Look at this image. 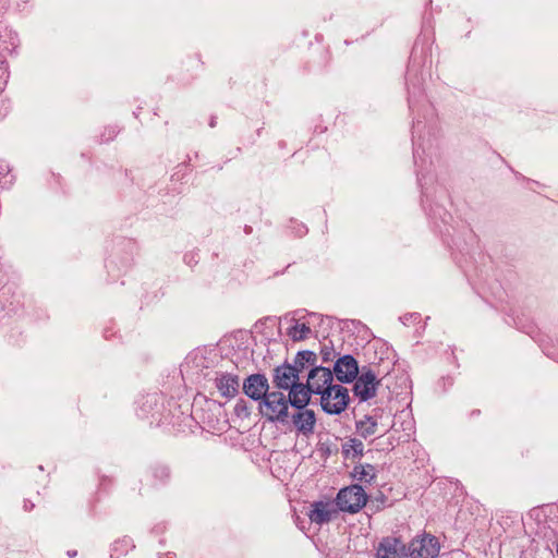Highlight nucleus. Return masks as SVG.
I'll return each instance as SVG.
<instances>
[{
	"mask_svg": "<svg viewBox=\"0 0 558 558\" xmlns=\"http://www.w3.org/2000/svg\"><path fill=\"white\" fill-rule=\"evenodd\" d=\"M316 362V354L312 351H301L296 354L294 364L303 372L306 364L313 365Z\"/></svg>",
	"mask_w": 558,
	"mask_h": 558,
	"instance_id": "obj_19",
	"label": "nucleus"
},
{
	"mask_svg": "<svg viewBox=\"0 0 558 558\" xmlns=\"http://www.w3.org/2000/svg\"><path fill=\"white\" fill-rule=\"evenodd\" d=\"M322 409L328 414L342 413L349 403V391L345 387L333 384L320 395Z\"/></svg>",
	"mask_w": 558,
	"mask_h": 558,
	"instance_id": "obj_3",
	"label": "nucleus"
},
{
	"mask_svg": "<svg viewBox=\"0 0 558 558\" xmlns=\"http://www.w3.org/2000/svg\"><path fill=\"white\" fill-rule=\"evenodd\" d=\"M408 558H436L440 544L432 534L423 533L415 536L407 546Z\"/></svg>",
	"mask_w": 558,
	"mask_h": 558,
	"instance_id": "obj_4",
	"label": "nucleus"
},
{
	"mask_svg": "<svg viewBox=\"0 0 558 558\" xmlns=\"http://www.w3.org/2000/svg\"><path fill=\"white\" fill-rule=\"evenodd\" d=\"M322 354H323V361L324 362L330 361V351L327 348H324L322 350Z\"/></svg>",
	"mask_w": 558,
	"mask_h": 558,
	"instance_id": "obj_22",
	"label": "nucleus"
},
{
	"mask_svg": "<svg viewBox=\"0 0 558 558\" xmlns=\"http://www.w3.org/2000/svg\"><path fill=\"white\" fill-rule=\"evenodd\" d=\"M258 410L267 421L284 423L289 417L287 396L282 391H269L259 402Z\"/></svg>",
	"mask_w": 558,
	"mask_h": 558,
	"instance_id": "obj_1",
	"label": "nucleus"
},
{
	"mask_svg": "<svg viewBox=\"0 0 558 558\" xmlns=\"http://www.w3.org/2000/svg\"><path fill=\"white\" fill-rule=\"evenodd\" d=\"M337 514V509L331 502L328 501H316L312 505V509L308 512V518L312 523L322 525L330 522Z\"/></svg>",
	"mask_w": 558,
	"mask_h": 558,
	"instance_id": "obj_13",
	"label": "nucleus"
},
{
	"mask_svg": "<svg viewBox=\"0 0 558 558\" xmlns=\"http://www.w3.org/2000/svg\"><path fill=\"white\" fill-rule=\"evenodd\" d=\"M333 374L341 383L353 381L359 374L357 361L350 354L339 357L335 363Z\"/></svg>",
	"mask_w": 558,
	"mask_h": 558,
	"instance_id": "obj_10",
	"label": "nucleus"
},
{
	"mask_svg": "<svg viewBox=\"0 0 558 558\" xmlns=\"http://www.w3.org/2000/svg\"><path fill=\"white\" fill-rule=\"evenodd\" d=\"M376 558H408L407 546L398 537H384L376 547Z\"/></svg>",
	"mask_w": 558,
	"mask_h": 558,
	"instance_id": "obj_6",
	"label": "nucleus"
},
{
	"mask_svg": "<svg viewBox=\"0 0 558 558\" xmlns=\"http://www.w3.org/2000/svg\"><path fill=\"white\" fill-rule=\"evenodd\" d=\"M268 389V380L265 375L262 374L250 375L243 383L244 393L255 401L260 402L269 392Z\"/></svg>",
	"mask_w": 558,
	"mask_h": 558,
	"instance_id": "obj_11",
	"label": "nucleus"
},
{
	"mask_svg": "<svg viewBox=\"0 0 558 558\" xmlns=\"http://www.w3.org/2000/svg\"><path fill=\"white\" fill-rule=\"evenodd\" d=\"M119 545H125L128 547V546H131V542H130V539H123V541L117 542L114 544L113 548H112L111 557H114V556L118 557L119 556L118 554H116V551L118 550V546Z\"/></svg>",
	"mask_w": 558,
	"mask_h": 558,
	"instance_id": "obj_21",
	"label": "nucleus"
},
{
	"mask_svg": "<svg viewBox=\"0 0 558 558\" xmlns=\"http://www.w3.org/2000/svg\"><path fill=\"white\" fill-rule=\"evenodd\" d=\"M355 379L356 380L353 387L355 397H357L361 401H367L375 397L379 380H377L376 375L372 371H363L362 374L359 377L356 376Z\"/></svg>",
	"mask_w": 558,
	"mask_h": 558,
	"instance_id": "obj_5",
	"label": "nucleus"
},
{
	"mask_svg": "<svg viewBox=\"0 0 558 558\" xmlns=\"http://www.w3.org/2000/svg\"><path fill=\"white\" fill-rule=\"evenodd\" d=\"M356 430L363 438L373 436L377 432V421L372 416H366L356 423Z\"/></svg>",
	"mask_w": 558,
	"mask_h": 558,
	"instance_id": "obj_16",
	"label": "nucleus"
},
{
	"mask_svg": "<svg viewBox=\"0 0 558 558\" xmlns=\"http://www.w3.org/2000/svg\"><path fill=\"white\" fill-rule=\"evenodd\" d=\"M363 450H364L363 442L356 438H351L342 445V452L347 458L360 457V456H362Z\"/></svg>",
	"mask_w": 558,
	"mask_h": 558,
	"instance_id": "obj_17",
	"label": "nucleus"
},
{
	"mask_svg": "<svg viewBox=\"0 0 558 558\" xmlns=\"http://www.w3.org/2000/svg\"><path fill=\"white\" fill-rule=\"evenodd\" d=\"M293 426L298 434L308 437L314 434L316 425L315 412L311 409H298L291 416Z\"/></svg>",
	"mask_w": 558,
	"mask_h": 558,
	"instance_id": "obj_12",
	"label": "nucleus"
},
{
	"mask_svg": "<svg viewBox=\"0 0 558 558\" xmlns=\"http://www.w3.org/2000/svg\"><path fill=\"white\" fill-rule=\"evenodd\" d=\"M311 333V328L304 324L295 322L289 329L288 335L294 340V341H301L308 337Z\"/></svg>",
	"mask_w": 558,
	"mask_h": 558,
	"instance_id": "obj_18",
	"label": "nucleus"
},
{
	"mask_svg": "<svg viewBox=\"0 0 558 558\" xmlns=\"http://www.w3.org/2000/svg\"><path fill=\"white\" fill-rule=\"evenodd\" d=\"M300 368L293 364H282L275 368L274 384L278 389L289 390L299 384Z\"/></svg>",
	"mask_w": 558,
	"mask_h": 558,
	"instance_id": "obj_8",
	"label": "nucleus"
},
{
	"mask_svg": "<svg viewBox=\"0 0 558 558\" xmlns=\"http://www.w3.org/2000/svg\"><path fill=\"white\" fill-rule=\"evenodd\" d=\"M352 476L360 483L369 484L376 477V469L372 464H360L354 466Z\"/></svg>",
	"mask_w": 558,
	"mask_h": 558,
	"instance_id": "obj_15",
	"label": "nucleus"
},
{
	"mask_svg": "<svg viewBox=\"0 0 558 558\" xmlns=\"http://www.w3.org/2000/svg\"><path fill=\"white\" fill-rule=\"evenodd\" d=\"M234 412L240 417H246L250 415V411L245 404V401H243V400H240L236 402V404L234 407Z\"/></svg>",
	"mask_w": 558,
	"mask_h": 558,
	"instance_id": "obj_20",
	"label": "nucleus"
},
{
	"mask_svg": "<svg viewBox=\"0 0 558 558\" xmlns=\"http://www.w3.org/2000/svg\"><path fill=\"white\" fill-rule=\"evenodd\" d=\"M306 384L314 395H320L333 385V373L327 367H314L308 374Z\"/></svg>",
	"mask_w": 558,
	"mask_h": 558,
	"instance_id": "obj_9",
	"label": "nucleus"
},
{
	"mask_svg": "<svg viewBox=\"0 0 558 558\" xmlns=\"http://www.w3.org/2000/svg\"><path fill=\"white\" fill-rule=\"evenodd\" d=\"M24 508H25L26 510H32V509L34 508V505H33V504L25 502Z\"/></svg>",
	"mask_w": 558,
	"mask_h": 558,
	"instance_id": "obj_23",
	"label": "nucleus"
},
{
	"mask_svg": "<svg viewBox=\"0 0 558 558\" xmlns=\"http://www.w3.org/2000/svg\"><path fill=\"white\" fill-rule=\"evenodd\" d=\"M368 496L361 485L354 484L339 490L336 504L339 510L356 513L367 502Z\"/></svg>",
	"mask_w": 558,
	"mask_h": 558,
	"instance_id": "obj_2",
	"label": "nucleus"
},
{
	"mask_svg": "<svg viewBox=\"0 0 558 558\" xmlns=\"http://www.w3.org/2000/svg\"><path fill=\"white\" fill-rule=\"evenodd\" d=\"M214 384L220 396L226 399H232L239 393L240 378L235 374L216 372Z\"/></svg>",
	"mask_w": 558,
	"mask_h": 558,
	"instance_id": "obj_7",
	"label": "nucleus"
},
{
	"mask_svg": "<svg viewBox=\"0 0 558 558\" xmlns=\"http://www.w3.org/2000/svg\"><path fill=\"white\" fill-rule=\"evenodd\" d=\"M287 396L288 404L294 409H305L311 400L312 389L307 384L299 383L290 388Z\"/></svg>",
	"mask_w": 558,
	"mask_h": 558,
	"instance_id": "obj_14",
	"label": "nucleus"
}]
</instances>
